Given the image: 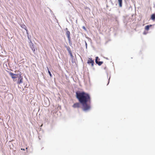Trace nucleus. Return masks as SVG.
<instances>
[{
	"mask_svg": "<svg viewBox=\"0 0 155 155\" xmlns=\"http://www.w3.org/2000/svg\"><path fill=\"white\" fill-rule=\"evenodd\" d=\"M151 19L153 20L155 19V14H153L151 15Z\"/></svg>",
	"mask_w": 155,
	"mask_h": 155,
	"instance_id": "9d476101",
	"label": "nucleus"
},
{
	"mask_svg": "<svg viewBox=\"0 0 155 155\" xmlns=\"http://www.w3.org/2000/svg\"><path fill=\"white\" fill-rule=\"evenodd\" d=\"M21 150H25V149H21Z\"/></svg>",
	"mask_w": 155,
	"mask_h": 155,
	"instance_id": "a211bd4d",
	"label": "nucleus"
},
{
	"mask_svg": "<svg viewBox=\"0 0 155 155\" xmlns=\"http://www.w3.org/2000/svg\"><path fill=\"white\" fill-rule=\"evenodd\" d=\"M98 59V57H96L95 59V62L96 64H97L99 65L100 66L103 64V62L102 61H97V59Z\"/></svg>",
	"mask_w": 155,
	"mask_h": 155,
	"instance_id": "20e7f679",
	"label": "nucleus"
},
{
	"mask_svg": "<svg viewBox=\"0 0 155 155\" xmlns=\"http://www.w3.org/2000/svg\"><path fill=\"white\" fill-rule=\"evenodd\" d=\"M9 74L11 76L12 78L13 79L16 78L18 76L17 74H14L11 72H9Z\"/></svg>",
	"mask_w": 155,
	"mask_h": 155,
	"instance_id": "f03ea898",
	"label": "nucleus"
},
{
	"mask_svg": "<svg viewBox=\"0 0 155 155\" xmlns=\"http://www.w3.org/2000/svg\"><path fill=\"white\" fill-rule=\"evenodd\" d=\"M76 95L77 98L82 105L83 110L86 111L89 110L90 106L87 103L90 100V97L89 94L84 92H76Z\"/></svg>",
	"mask_w": 155,
	"mask_h": 155,
	"instance_id": "f257e3e1",
	"label": "nucleus"
},
{
	"mask_svg": "<svg viewBox=\"0 0 155 155\" xmlns=\"http://www.w3.org/2000/svg\"><path fill=\"white\" fill-rule=\"evenodd\" d=\"M85 46H86V48H87V44L86 41H85Z\"/></svg>",
	"mask_w": 155,
	"mask_h": 155,
	"instance_id": "f3484780",
	"label": "nucleus"
},
{
	"mask_svg": "<svg viewBox=\"0 0 155 155\" xmlns=\"http://www.w3.org/2000/svg\"><path fill=\"white\" fill-rule=\"evenodd\" d=\"M66 35L67 36L68 40L70 41V33L69 31H67L66 32Z\"/></svg>",
	"mask_w": 155,
	"mask_h": 155,
	"instance_id": "0eeeda50",
	"label": "nucleus"
},
{
	"mask_svg": "<svg viewBox=\"0 0 155 155\" xmlns=\"http://www.w3.org/2000/svg\"><path fill=\"white\" fill-rule=\"evenodd\" d=\"M31 43L30 44V46L31 48V49L34 52L35 51V48L34 46V45L32 43L31 41H30Z\"/></svg>",
	"mask_w": 155,
	"mask_h": 155,
	"instance_id": "39448f33",
	"label": "nucleus"
},
{
	"mask_svg": "<svg viewBox=\"0 0 155 155\" xmlns=\"http://www.w3.org/2000/svg\"><path fill=\"white\" fill-rule=\"evenodd\" d=\"M47 69H48V72L50 75V76L51 77V73L50 71L49 70L48 68H47Z\"/></svg>",
	"mask_w": 155,
	"mask_h": 155,
	"instance_id": "ddd939ff",
	"label": "nucleus"
},
{
	"mask_svg": "<svg viewBox=\"0 0 155 155\" xmlns=\"http://www.w3.org/2000/svg\"><path fill=\"white\" fill-rule=\"evenodd\" d=\"M47 100V102L45 104H44V106L47 107L48 106L49 104V101L47 98L46 99Z\"/></svg>",
	"mask_w": 155,
	"mask_h": 155,
	"instance_id": "1a4fd4ad",
	"label": "nucleus"
},
{
	"mask_svg": "<svg viewBox=\"0 0 155 155\" xmlns=\"http://www.w3.org/2000/svg\"><path fill=\"white\" fill-rule=\"evenodd\" d=\"M87 63L89 64L91 63L92 66H93L94 64V60H92V59L91 58H89V59L87 62Z\"/></svg>",
	"mask_w": 155,
	"mask_h": 155,
	"instance_id": "7ed1b4c3",
	"label": "nucleus"
},
{
	"mask_svg": "<svg viewBox=\"0 0 155 155\" xmlns=\"http://www.w3.org/2000/svg\"><path fill=\"white\" fill-rule=\"evenodd\" d=\"M74 108H78L80 107V104L79 103H77L74 104L73 106Z\"/></svg>",
	"mask_w": 155,
	"mask_h": 155,
	"instance_id": "423d86ee",
	"label": "nucleus"
},
{
	"mask_svg": "<svg viewBox=\"0 0 155 155\" xmlns=\"http://www.w3.org/2000/svg\"><path fill=\"white\" fill-rule=\"evenodd\" d=\"M151 26V25H150V26H149V25L146 26L145 28V29L147 30H148L149 28Z\"/></svg>",
	"mask_w": 155,
	"mask_h": 155,
	"instance_id": "9b49d317",
	"label": "nucleus"
},
{
	"mask_svg": "<svg viewBox=\"0 0 155 155\" xmlns=\"http://www.w3.org/2000/svg\"><path fill=\"white\" fill-rule=\"evenodd\" d=\"M118 3L120 7L122 6V0H118Z\"/></svg>",
	"mask_w": 155,
	"mask_h": 155,
	"instance_id": "6e6552de",
	"label": "nucleus"
},
{
	"mask_svg": "<svg viewBox=\"0 0 155 155\" xmlns=\"http://www.w3.org/2000/svg\"><path fill=\"white\" fill-rule=\"evenodd\" d=\"M82 28L84 30L86 31V29L84 26H83Z\"/></svg>",
	"mask_w": 155,
	"mask_h": 155,
	"instance_id": "dca6fc26",
	"label": "nucleus"
},
{
	"mask_svg": "<svg viewBox=\"0 0 155 155\" xmlns=\"http://www.w3.org/2000/svg\"><path fill=\"white\" fill-rule=\"evenodd\" d=\"M110 79V78H109V81ZM108 83H109V81L108 82Z\"/></svg>",
	"mask_w": 155,
	"mask_h": 155,
	"instance_id": "6ab92c4d",
	"label": "nucleus"
},
{
	"mask_svg": "<svg viewBox=\"0 0 155 155\" xmlns=\"http://www.w3.org/2000/svg\"><path fill=\"white\" fill-rule=\"evenodd\" d=\"M22 79L21 78L20 80L19 81V84L21 83L22 82Z\"/></svg>",
	"mask_w": 155,
	"mask_h": 155,
	"instance_id": "2eb2a0df",
	"label": "nucleus"
},
{
	"mask_svg": "<svg viewBox=\"0 0 155 155\" xmlns=\"http://www.w3.org/2000/svg\"><path fill=\"white\" fill-rule=\"evenodd\" d=\"M26 149H27V148H26Z\"/></svg>",
	"mask_w": 155,
	"mask_h": 155,
	"instance_id": "aec40b11",
	"label": "nucleus"
},
{
	"mask_svg": "<svg viewBox=\"0 0 155 155\" xmlns=\"http://www.w3.org/2000/svg\"><path fill=\"white\" fill-rule=\"evenodd\" d=\"M69 54H70L71 57L72 58L73 56V55L72 54L71 51L70 52H69Z\"/></svg>",
	"mask_w": 155,
	"mask_h": 155,
	"instance_id": "4468645a",
	"label": "nucleus"
},
{
	"mask_svg": "<svg viewBox=\"0 0 155 155\" xmlns=\"http://www.w3.org/2000/svg\"><path fill=\"white\" fill-rule=\"evenodd\" d=\"M67 50L68 51V52H70L71 51V50H70V48L69 47H67Z\"/></svg>",
	"mask_w": 155,
	"mask_h": 155,
	"instance_id": "f8f14e48",
	"label": "nucleus"
}]
</instances>
